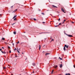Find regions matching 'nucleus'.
<instances>
[{"label":"nucleus","mask_w":75,"mask_h":75,"mask_svg":"<svg viewBox=\"0 0 75 75\" xmlns=\"http://www.w3.org/2000/svg\"><path fill=\"white\" fill-rule=\"evenodd\" d=\"M48 54H50V53H47L45 54V55H48Z\"/></svg>","instance_id":"ddd939ff"},{"label":"nucleus","mask_w":75,"mask_h":75,"mask_svg":"<svg viewBox=\"0 0 75 75\" xmlns=\"http://www.w3.org/2000/svg\"><path fill=\"white\" fill-rule=\"evenodd\" d=\"M17 9H16V10H14V11H13V13H14V12H16V11H17Z\"/></svg>","instance_id":"423d86ee"},{"label":"nucleus","mask_w":75,"mask_h":75,"mask_svg":"<svg viewBox=\"0 0 75 75\" xmlns=\"http://www.w3.org/2000/svg\"><path fill=\"white\" fill-rule=\"evenodd\" d=\"M60 18H59V19H58V21H60Z\"/></svg>","instance_id":"72a5a7b5"},{"label":"nucleus","mask_w":75,"mask_h":75,"mask_svg":"<svg viewBox=\"0 0 75 75\" xmlns=\"http://www.w3.org/2000/svg\"><path fill=\"white\" fill-rule=\"evenodd\" d=\"M2 50L1 49H0V51H1Z\"/></svg>","instance_id":"79ce46f5"},{"label":"nucleus","mask_w":75,"mask_h":75,"mask_svg":"<svg viewBox=\"0 0 75 75\" xmlns=\"http://www.w3.org/2000/svg\"><path fill=\"white\" fill-rule=\"evenodd\" d=\"M14 51H16V50H17V49L16 48H15V49L14 50Z\"/></svg>","instance_id":"c756f323"},{"label":"nucleus","mask_w":75,"mask_h":75,"mask_svg":"<svg viewBox=\"0 0 75 75\" xmlns=\"http://www.w3.org/2000/svg\"><path fill=\"white\" fill-rule=\"evenodd\" d=\"M15 57H18V56H15Z\"/></svg>","instance_id":"58836bf2"},{"label":"nucleus","mask_w":75,"mask_h":75,"mask_svg":"<svg viewBox=\"0 0 75 75\" xmlns=\"http://www.w3.org/2000/svg\"><path fill=\"white\" fill-rule=\"evenodd\" d=\"M13 34H16V32H13Z\"/></svg>","instance_id":"a211bd4d"},{"label":"nucleus","mask_w":75,"mask_h":75,"mask_svg":"<svg viewBox=\"0 0 75 75\" xmlns=\"http://www.w3.org/2000/svg\"><path fill=\"white\" fill-rule=\"evenodd\" d=\"M65 75H71V74L69 73H67L65 74Z\"/></svg>","instance_id":"9b49d317"},{"label":"nucleus","mask_w":75,"mask_h":75,"mask_svg":"<svg viewBox=\"0 0 75 75\" xmlns=\"http://www.w3.org/2000/svg\"><path fill=\"white\" fill-rule=\"evenodd\" d=\"M16 17H17V16L16 15H15L14 17L13 18V19H14V18H16Z\"/></svg>","instance_id":"1a4fd4ad"},{"label":"nucleus","mask_w":75,"mask_h":75,"mask_svg":"<svg viewBox=\"0 0 75 75\" xmlns=\"http://www.w3.org/2000/svg\"><path fill=\"white\" fill-rule=\"evenodd\" d=\"M9 52H10V53H11V50H10L9 51Z\"/></svg>","instance_id":"c9c22d12"},{"label":"nucleus","mask_w":75,"mask_h":75,"mask_svg":"<svg viewBox=\"0 0 75 75\" xmlns=\"http://www.w3.org/2000/svg\"><path fill=\"white\" fill-rule=\"evenodd\" d=\"M42 23H45V22H42Z\"/></svg>","instance_id":"ea45409f"},{"label":"nucleus","mask_w":75,"mask_h":75,"mask_svg":"<svg viewBox=\"0 0 75 75\" xmlns=\"http://www.w3.org/2000/svg\"><path fill=\"white\" fill-rule=\"evenodd\" d=\"M58 26H59V25L56 26L55 25V27H58Z\"/></svg>","instance_id":"bb28decb"},{"label":"nucleus","mask_w":75,"mask_h":75,"mask_svg":"<svg viewBox=\"0 0 75 75\" xmlns=\"http://www.w3.org/2000/svg\"><path fill=\"white\" fill-rule=\"evenodd\" d=\"M32 65L33 66H35V63H33Z\"/></svg>","instance_id":"7ed1b4c3"},{"label":"nucleus","mask_w":75,"mask_h":75,"mask_svg":"<svg viewBox=\"0 0 75 75\" xmlns=\"http://www.w3.org/2000/svg\"><path fill=\"white\" fill-rule=\"evenodd\" d=\"M64 51H65V50H66V49H65V46L64 47Z\"/></svg>","instance_id":"4468645a"},{"label":"nucleus","mask_w":75,"mask_h":75,"mask_svg":"<svg viewBox=\"0 0 75 75\" xmlns=\"http://www.w3.org/2000/svg\"><path fill=\"white\" fill-rule=\"evenodd\" d=\"M2 40H5V39L4 38H2Z\"/></svg>","instance_id":"6ab92c4d"},{"label":"nucleus","mask_w":75,"mask_h":75,"mask_svg":"<svg viewBox=\"0 0 75 75\" xmlns=\"http://www.w3.org/2000/svg\"><path fill=\"white\" fill-rule=\"evenodd\" d=\"M43 52V53H44V51H43V52Z\"/></svg>","instance_id":"8fccbe9b"},{"label":"nucleus","mask_w":75,"mask_h":75,"mask_svg":"<svg viewBox=\"0 0 75 75\" xmlns=\"http://www.w3.org/2000/svg\"><path fill=\"white\" fill-rule=\"evenodd\" d=\"M44 39H45V40H46V39H47V38H45Z\"/></svg>","instance_id":"09e8293b"},{"label":"nucleus","mask_w":75,"mask_h":75,"mask_svg":"<svg viewBox=\"0 0 75 75\" xmlns=\"http://www.w3.org/2000/svg\"><path fill=\"white\" fill-rule=\"evenodd\" d=\"M14 21H16V18H15L14 19Z\"/></svg>","instance_id":"393cba45"},{"label":"nucleus","mask_w":75,"mask_h":75,"mask_svg":"<svg viewBox=\"0 0 75 75\" xmlns=\"http://www.w3.org/2000/svg\"><path fill=\"white\" fill-rule=\"evenodd\" d=\"M57 67H58V66L56 65L54 67V68H55V69H56Z\"/></svg>","instance_id":"6e6552de"},{"label":"nucleus","mask_w":75,"mask_h":75,"mask_svg":"<svg viewBox=\"0 0 75 75\" xmlns=\"http://www.w3.org/2000/svg\"><path fill=\"white\" fill-rule=\"evenodd\" d=\"M62 11H63V12H64H64L65 11L64 10V9H63L62 8Z\"/></svg>","instance_id":"39448f33"},{"label":"nucleus","mask_w":75,"mask_h":75,"mask_svg":"<svg viewBox=\"0 0 75 75\" xmlns=\"http://www.w3.org/2000/svg\"><path fill=\"white\" fill-rule=\"evenodd\" d=\"M66 35H67V36H68V37H73V36H72V35H68V34H66Z\"/></svg>","instance_id":"f257e3e1"},{"label":"nucleus","mask_w":75,"mask_h":75,"mask_svg":"<svg viewBox=\"0 0 75 75\" xmlns=\"http://www.w3.org/2000/svg\"><path fill=\"white\" fill-rule=\"evenodd\" d=\"M67 20L65 19L64 20V21L63 22V23H64V22H65V21H66Z\"/></svg>","instance_id":"412c9836"},{"label":"nucleus","mask_w":75,"mask_h":75,"mask_svg":"<svg viewBox=\"0 0 75 75\" xmlns=\"http://www.w3.org/2000/svg\"><path fill=\"white\" fill-rule=\"evenodd\" d=\"M53 7H56V8H57V7L54 6V5H52Z\"/></svg>","instance_id":"2eb2a0df"},{"label":"nucleus","mask_w":75,"mask_h":75,"mask_svg":"<svg viewBox=\"0 0 75 75\" xmlns=\"http://www.w3.org/2000/svg\"><path fill=\"white\" fill-rule=\"evenodd\" d=\"M72 23H74V22H72Z\"/></svg>","instance_id":"a19ab883"},{"label":"nucleus","mask_w":75,"mask_h":75,"mask_svg":"<svg viewBox=\"0 0 75 75\" xmlns=\"http://www.w3.org/2000/svg\"><path fill=\"white\" fill-rule=\"evenodd\" d=\"M3 68H4V69H6V67H3Z\"/></svg>","instance_id":"2f4dec72"},{"label":"nucleus","mask_w":75,"mask_h":75,"mask_svg":"<svg viewBox=\"0 0 75 75\" xmlns=\"http://www.w3.org/2000/svg\"><path fill=\"white\" fill-rule=\"evenodd\" d=\"M59 59H60L61 60H62V59L61 58V57H59Z\"/></svg>","instance_id":"dca6fc26"},{"label":"nucleus","mask_w":75,"mask_h":75,"mask_svg":"<svg viewBox=\"0 0 75 75\" xmlns=\"http://www.w3.org/2000/svg\"><path fill=\"white\" fill-rule=\"evenodd\" d=\"M2 48H3V49H4V47H2Z\"/></svg>","instance_id":"c03bdc74"},{"label":"nucleus","mask_w":75,"mask_h":75,"mask_svg":"<svg viewBox=\"0 0 75 75\" xmlns=\"http://www.w3.org/2000/svg\"><path fill=\"white\" fill-rule=\"evenodd\" d=\"M1 14H0V16H1Z\"/></svg>","instance_id":"49530a36"},{"label":"nucleus","mask_w":75,"mask_h":75,"mask_svg":"<svg viewBox=\"0 0 75 75\" xmlns=\"http://www.w3.org/2000/svg\"><path fill=\"white\" fill-rule=\"evenodd\" d=\"M41 49V45H39V50H40Z\"/></svg>","instance_id":"f8f14e48"},{"label":"nucleus","mask_w":75,"mask_h":75,"mask_svg":"<svg viewBox=\"0 0 75 75\" xmlns=\"http://www.w3.org/2000/svg\"><path fill=\"white\" fill-rule=\"evenodd\" d=\"M13 6H11V8H12V7H13Z\"/></svg>","instance_id":"4c0bfd02"},{"label":"nucleus","mask_w":75,"mask_h":75,"mask_svg":"<svg viewBox=\"0 0 75 75\" xmlns=\"http://www.w3.org/2000/svg\"><path fill=\"white\" fill-rule=\"evenodd\" d=\"M1 52H2V53H3V54L4 53V52H3V51H1Z\"/></svg>","instance_id":"f704fd0d"},{"label":"nucleus","mask_w":75,"mask_h":75,"mask_svg":"<svg viewBox=\"0 0 75 75\" xmlns=\"http://www.w3.org/2000/svg\"><path fill=\"white\" fill-rule=\"evenodd\" d=\"M53 72H54V70H53L52 71V72H51V74H53Z\"/></svg>","instance_id":"f3484780"},{"label":"nucleus","mask_w":75,"mask_h":75,"mask_svg":"<svg viewBox=\"0 0 75 75\" xmlns=\"http://www.w3.org/2000/svg\"><path fill=\"white\" fill-rule=\"evenodd\" d=\"M64 47H66L67 48H68V45H64Z\"/></svg>","instance_id":"f03ea898"},{"label":"nucleus","mask_w":75,"mask_h":75,"mask_svg":"<svg viewBox=\"0 0 75 75\" xmlns=\"http://www.w3.org/2000/svg\"><path fill=\"white\" fill-rule=\"evenodd\" d=\"M51 41H54V39H52L51 40Z\"/></svg>","instance_id":"7c9ffc66"},{"label":"nucleus","mask_w":75,"mask_h":75,"mask_svg":"<svg viewBox=\"0 0 75 75\" xmlns=\"http://www.w3.org/2000/svg\"><path fill=\"white\" fill-rule=\"evenodd\" d=\"M41 14H42V15H44V13H42Z\"/></svg>","instance_id":"4be33fe9"},{"label":"nucleus","mask_w":75,"mask_h":75,"mask_svg":"<svg viewBox=\"0 0 75 75\" xmlns=\"http://www.w3.org/2000/svg\"><path fill=\"white\" fill-rule=\"evenodd\" d=\"M74 67L75 68V66L74 65Z\"/></svg>","instance_id":"e433bc0d"},{"label":"nucleus","mask_w":75,"mask_h":75,"mask_svg":"<svg viewBox=\"0 0 75 75\" xmlns=\"http://www.w3.org/2000/svg\"><path fill=\"white\" fill-rule=\"evenodd\" d=\"M3 54H6V52H4Z\"/></svg>","instance_id":"5701e85b"},{"label":"nucleus","mask_w":75,"mask_h":75,"mask_svg":"<svg viewBox=\"0 0 75 75\" xmlns=\"http://www.w3.org/2000/svg\"><path fill=\"white\" fill-rule=\"evenodd\" d=\"M4 43H5V44H7V42H4Z\"/></svg>","instance_id":"473e14b6"},{"label":"nucleus","mask_w":75,"mask_h":75,"mask_svg":"<svg viewBox=\"0 0 75 75\" xmlns=\"http://www.w3.org/2000/svg\"><path fill=\"white\" fill-rule=\"evenodd\" d=\"M16 24V23H13L12 24V25H14V24Z\"/></svg>","instance_id":"a878e982"},{"label":"nucleus","mask_w":75,"mask_h":75,"mask_svg":"<svg viewBox=\"0 0 75 75\" xmlns=\"http://www.w3.org/2000/svg\"><path fill=\"white\" fill-rule=\"evenodd\" d=\"M24 33H25V32H24Z\"/></svg>","instance_id":"864d4df0"},{"label":"nucleus","mask_w":75,"mask_h":75,"mask_svg":"<svg viewBox=\"0 0 75 75\" xmlns=\"http://www.w3.org/2000/svg\"><path fill=\"white\" fill-rule=\"evenodd\" d=\"M19 42H19V41H18L17 44H19Z\"/></svg>","instance_id":"cd10ccee"},{"label":"nucleus","mask_w":75,"mask_h":75,"mask_svg":"<svg viewBox=\"0 0 75 75\" xmlns=\"http://www.w3.org/2000/svg\"><path fill=\"white\" fill-rule=\"evenodd\" d=\"M47 33V32H42V33H39V34H42V33L43 34H45V33Z\"/></svg>","instance_id":"20e7f679"},{"label":"nucleus","mask_w":75,"mask_h":75,"mask_svg":"<svg viewBox=\"0 0 75 75\" xmlns=\"http://www.w3.org/2000/svg\"><path fill=\"white\" fill-rule=\"evenodd\" d=\"M63 55H64V54H63Z\"/></svg>","instance_id":"6e6d98bb"},{"label":"nucleus","mask_w":75,"mask_h":75,"mask_svg":"<svg viewBox=\"0 0 75 75\" xmlns=\"http://www.w3.org/2000/svg\"><path fill=\"white\" fill-rule=\"evenodd\" d=\"M17 52H18V53H20V52H19V51H18V47L17 48Z\"/></svg>","instance_id":"9d476101"},{"label":"nucleus","mask_w":75,"mask_h":75,"mask_svg":"<svg viewBox=\"0 0 75 75\" xmlns=\"http://www.w3.org/2000/svg\"><path fill=\"white\" fill-rule=\"evenodd\" d=\"M8 49H11L10 47L9 46L8 47Z\"/></svg>","instance_id":"aec40b11"},{"label":"nucleus","mask_w":75,"mask_h":75,"mask_svg":"<svg viewBox=\"0 0 75 75\" xmlns=\"http://www.w3.org/2000/svg\"><path fill=\"white\" fill-rule=\"evenodd\" d=\"M35 21H36V19L35 18H34L33 19Z\"/></svg>","instance_id":"b1692460"},{"label":"nucleus","mask_w":75,"mask_h":75,"mask_svg":"<svg viewBox=\"0 0 75 75\" xmlns=\"http://www.w3.org/2000/svg\"><path fill=\"white\" fill-rule=\"evenodd\" d=\"M50 15H51V16H52V15H51V14H50Z\"/></svg>","instance_id":"5fc2aeb1"},{"label":"nucleus","mask_w":75,"mask_h":75,"mask_svg":"<svg viewBox=\"0 0 75 75\" xmlns=\"http://www.w3.org/2000/svg\"><path fill=\"white\" fill-rule=\"evenodd\" d=\"M61 25V23H59V25Z\"/></svg>","instance_id":"c85d7f7f"},{"label":"nucleus","mask_w":75,"mask_h":75,"mask_svg":"<svg viewBox=\"0 0 75 75\" xmlns=\"http://www.w3.org/2000/svg\"><path fill=\"white\" fill-rule=\"evenodd\" d=\"M62 64H61L60 66V68H62Z\"/></svg>","instance_id":"0eeeda50"},{"label":"nucleus","mask_w":75,"mask_h":75,"mask_svg":"<svg viewBox=\"0 0 75 75\" xmlns=\"http://www.w3.org/2000/svg\"><path fill=\"white\" fill-rule=\"evenodd\" d=\"M13 45H14V43L13 44Z\"/></svg>","instance_id":"603ef678"},{"label":"nucleus","mask_w":75,"mask_h":75,"mask_svg":"<svg viewBox=\"0 0 75 75\" xmlns=\"http://www.w3.org/2000/svg\"><path fill=\"white\" fill-rule=\"evenodd\" d=\"M25 58H26V59H25V60H26V59H27V58L26 57H25Z\"/></svg>","instance_id":"37998d69"},{"label":"nucleus","mask_w":75,"mask_h":75,"mask_svg":"<svg viewBox=\"0 0 75 75\" xmlns=\"http://www.w3.org/2000/svg\"><path fill=\"white\" fill-rule=\"evenodd\" d=\"M20 48H19V51H20Z\"/></svg>","instance_id":"de8ad7c7"},{"label":"nucleus","mask_w":75,"mask_h":75,"mask_svg":"<svg viewBox=\"0 0 75 75\" xmlns=\"http://www.w3.org/2000/svg\"><path fill=\"white\" fill-rule=\"evenodd\" d=\"M24 54V53H22V54Z\"/></svg>","instance_id":"3c124183"},{"label":"nucleus","mask_w":75,"mask_h":75,"mask_svg":"<svg viewBox=\"0 0 75 75\" xmlns=\"http://www.w3.org/2000/svg\"><path fill=\"white\" fill-rule=\"evenodd\" d=\"M33 74H34V71H33Z\"/></svg>","instance_id":"a18cd8bd"}]
</instances>
